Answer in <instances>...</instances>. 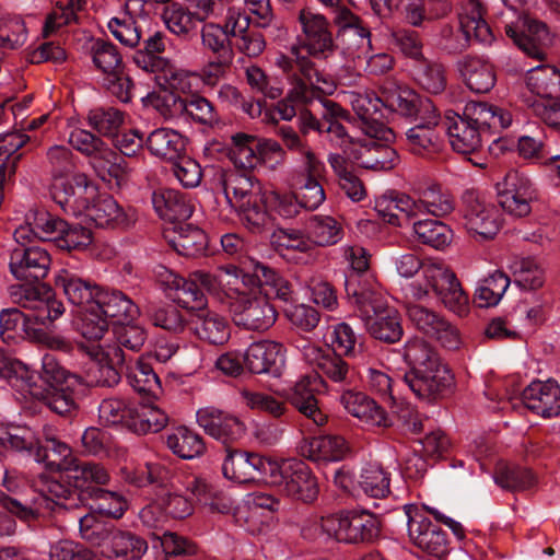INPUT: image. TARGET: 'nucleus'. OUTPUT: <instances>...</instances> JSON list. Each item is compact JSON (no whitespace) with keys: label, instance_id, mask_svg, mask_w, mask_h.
Wrapping results in <instances>:
<instances>
[{"label":"nucleus","instance_id":"obj_51","mask_svg":"<svg viewBox=\"0 0 560 560\" xmlns=\"http://www.w3.org/2000/svg\"><path fill=\"white\" fill-rule=\"evenodd\" d=\"M156 83L164 91L177 95L191 96L199 92V77L197 72L177 69L168 65L162 74H158Z\"/></svg>","mask_w":560,"mask_h":560},{"label":"nucleus","instance_id":"obj_36","mask_svg":"<svg viewBox=\"0 0 560 560\" xmlns=\"http://www.w3.org/2000/svg\"><path fill=\"white\" fill-rule=\"evenodd\" d=\"M375 209L386 222L396 226L410 225L418 217L416 199L406 194H395L376 201Z\"/></svg>","mask_w":560,"mask_h":560},{"label":"nucleus","instance_id":"obj_9","mask_svg":"<svg viewBox=\"0 0 560 560\" xmlns=\"http://www.w3.org/2000/svg\"><path fill=\"white\" fill-rule=\"evenodd\" d=\"M459 30L454 31L453 26L444 25L441 28V37L444 47L453 52H460L469 47L471 40L489 44L493 39L490 26L483 19L481 2L462 7L458 14Z\"/></svg>","mask_w":560,"mask_h":560},{"label":"nucleus","instance_id":"obj_3","mask_svg":"<svg viewBox=\"0 0 560 560\" xmlns=\"http://www.w3.org/2000/svg\"><path fill=\"white\" fill-rule=\"evenodd\" d=\"M447 136L454 151L470 154L481 145L485 132L499 133L513 121L512 113L500 105L487 102H468L463 115L447 117Z\"/></svg>","mask_w":560,"mask_h":560},{"label":"nucleus","instance_id":"obj_56","mask_svg":"<svg viewBox=\"0 0 560 560\" xmlns=\"http://www.w3.org/2000/svg\"><path fill=\"white\" fill-rule=\"evenodd\" d=\"M358 485L371 498H385L390 492V472L378 463H369L362 467Z\"/></svg>","mask_w":560,"mask_h":560},{"label":"nucleus","instance_id":"obj_30","mask_svg":"<svg viewBox=\"0 0 560 560\" xmlns=\"http://www.w3.org/2000/svg\"><path fill=\"white\" fill-rule=\"evenodd\" d=\"M298 451L301 456L312 462L329 463L343 459L349 446L340 435H322L303 440Z\"/></svg>","mask_w":560,"mask_h":560},{"label":"nucleus","instance_id":"obj_35","mask_svg":"<svg viewBox=\"0 0 560 560\" xmlns=\"http://www.w3.org/2000/svg\"><path fill=\"white\" fill-rule=\"evenodd\" d=\"M192 323L196 336L210 345L222 346L231 337V326L228 319L206 307L195 313Z\"/></svg>","mask_w":560,"mask_h":560},{"label":"nucleus","instance_id":"obj_31","mask_svg":"<svg viewBox=\"0 0 560 560\" xmlns=\"http://www.w3.org/2000/svg\"><path fill=\"white\" fill-rule=\"evenodd\" d=\"M186 485L196 503L207 513L229 514L232 512L234 501L231 497L205 478L194 475V477H188Z\"/></svg>","mask_w":560,"mask_h":560},{"label":"nucleus","instance_id":"obj_38","mask_svg":"<svg viewBox=\"0 0 560 560\" xmlns=\"http://www.w3.org/2000/svg\"><path fill=\"white\" fill-rule=\"evenodd\" d=\"M55 284L61 289L68 301L73 305L86 306L96 304L101 290L92 282L62 269L56 276Z\"/></svg>","mask_w":560,"mask_h":560},{"label":"nucleus","instance_id":"obj_32","mask_svg":"<svg viewBox=\"0 0 560 560\" xmlns=\"http://www.w3.org/2000/svg\"><path fill=\"white\" fill-rule=\"evenodd\" d=\"M152 205L155 212L164 220H188L194 212L189 195L172 188H160L152 194Z\"/></svg>","mask_w":560,"mask_h":560},{"label":"nucleus","instance_id":"obj_22","mask_svg":"<svg viewBox=\"0 0 560 560\" xmlns=\"http://www.w3.org/2000/svg\"><path fill=\"white\" fill-rule=\"evenodd\" d=\"M323 383L322 376L317 373L304 375L294 384L288 396L290 404L317 427L327 422V416L319 408L316 398Z\"/></svg>","mask_w":560,"mask_h":560},{"label":"nucleus","instance_id":"obj_39","mask_svg":"<svg viewBox=\"0 0 560 560\" xmlns=\"http://www.w3.org/2000/svg\"><path fill=\"white\" fill-rule=\"evenodd\" d=\"M282 362V346L273 341L252 343L244 353L245 366L255 374L269 373Z\"/></svg>","mask_w":560,"mask_h":560},{"label":"nucleus","instance_id":"obj_28","mask_svg":"<svg viewBox=\"0 0 560 560\" xmlns=\"http://www.w3.org/2000/svg\"><path fill=\"white\" fill-rule=\"evenodd\" d=\"M377 139L384 137H370L361 139L359 147L354 151L352 159L362 167L374 171H390L399 162L396 150Z\"/></svg>","mask_w":560,"mask_h":560},{"label":"nucleus","instance_id":"obj_54","mask_svg":"<svg viewBox=\"0 0 560 560\" xmlns=\"http://www.w3.org/2000/svg\"><path fill=\"white\" fill-rule=\"evenodd\" d=\"M90 54L93 65L104 75H116L120 73L121 69H125L119 49L108 40L94 39L90 47Z\"/></svg>","mask_w":560,"mask_h":560},{"label":"nucleus","instance_id":"obj_45","mask_svg":"<svg viewBox=\"0 0 560 560\" xmlns=\"http://www.w3.org/2000/svg\"><path fill=\"white\" fill-rule=\"evenodd\" d=\"M36 448L37 462H44L50 469L62 474H65L66 468L70 467L77 459L72 455L71 447L48 431L45 432V445H37Z\"/></svg>","mask_w":560,"mask_h":560},{"label":"nucleus","instance_id":"obj_26","mask_svg":"<svg viewBox=\"0 0 560 560\" xmlns=\"http://www.w3.org/2000/svg\"><path fill=\"white\" fill-rule=\"evenodd\" d=\"M280 71L285 75L290 84V89L285 97L278 101L273 106L271 118L272 120L277 121L275 118V115H277L279 119L290 121L293 117L296 116L295 105L308 103L314 95V91L319 90L315 86H312L308 80L296 69H291L290 71Z\"/></svg>","mask_w":560,"mask_h":560},{"label":"nucleus","instance_id":"obj_62","mask_svg":"<svg viewBox=\"0 0 560 560\" xmlns=\"http://www.w3.org/2000/svg\"><path fill=\"white\" fill-rule=\"evenodd\" d=\"M413 232L419 242L435 249H443L452 242V230L438 220H418L411 222Z\"/></svg>","mask_w":560,"mask_h":560},{"label":"nucleus","instance_id":"obj_53","mask_svg":"<svg viewBox=\"0 0 560 560\" xmlns=\"http://www.w3.org/2000/svg\"><path fill=\"white\" fill-rule=\"evenodd\" d=\"M167 447L178 457L192 459L206 451L203 439L187 427H178L167 435Z\"/></svg>","mask_w":560,"mask_h":560},{"label":"nucleus","instance_id":"obj_7","mask_svg":"<svg viewBox=\"0 0 560 560\" xmlns=\"http://www.w3.org/2000/svg\"><path fill=\"white\" fill-rule=\"evenodd\" d=\"M73 149L90 158V163L102 179H124L132 167L106 142L89 130L75 128L69 135Z\"/></svg>","mask_w":560,"mask_h":560},{"label":"nucleus","instance_id":"obj_49","mask_svg":"<svg viewBox=\"0 0 560 560\" xmlns=\"http://www.w3.org/2000/svg\"><path fill=\"white\" fill-rule=\"evenodd\" d=\"M462 74L467 86L476 93H487L495 84V71L491 63L477 57L464 60Z\"/></svg>","mask_w":560,"mask_h":560},{"label":"nucleus","instance_id":"obj_13","mask_svg":"<svg viewBox=\"0 0 560 560\" xmlns=\"http://www.w3.org/2000/svg\"><path fill=\"white\" fill-rule=\"evenodd\" d=\"M50 194L61 209L72 215H81L86 199L97 195L96 185L84 173L52 179Z\"/></svg>","mask_w":560,"mask_h":560},{"label":"nucleus","instance_id":"obj_4","mask_svg":"<svg viewBox=\"0 0 560 560\" xmlns=\"http://www.w3.org/2000/svg\"><path fill=\"white\" fill-rule=\"evenodd\" d=\"M302 534L307 539L325 535L346 544L372 542L380 535V522L369 511L345 510L310 522Z\"/></svg>","mask_w":560,"mask_h":560},{"label":"nucleus","instance_id":"obj_8","mask_svg":"<svg viewBox=\"0 0 560 560\" xmlns=\"http://www.w3.org/2000/svg\"><path fill=\"white\" fill-rule=\"evenodd\" d=\"M188 477H194V475L174 474L170 485H166L158 495L155 503L147 505L140 511V518L144 525L158 526L156 511H161L165 516L174 520H184L194 513V502L185 495V492H189L186 485Z\"/></svg>","mask_w":560,"mask_h":560},{"label":"nucleus","instance_id":"obj_40","mask_svg":"<svg viewBox=\"0 0 560 560\" xmlns=\"http://www.w3.org/2000/svg\"><path fill=\"white\" fill-rule=\"evenodd\" d=\"M135 415H137V402L127 398H106L98 406L100 422L107 427H122L132 431Z\"/></svg>","mask_w":560,"mask_h":560},{"label":"nucleus","instance_id":"obj_64","mask_svg":"<svg viewBox=\"0 0 560 560\" xmlns=\"http://www.w3.org/2000/svg\"><path fill=\"white\" fill-rule=\"evenodd\" d=\"M515 283L525 290H536L545 282L544 268L532 257H517L511 265Z\"/></svg>","mask_w":560,"mask_h":560},{"label":"nucleus","instance_id":"obj_12","mask_svg":"<svg viewBox=\"0 0 560 560\" xmlns=\"http://www.w3.org/2000/svg\"><path fill=\"white\" fill-rule=\"evenodd\" d=\"M495 187L498 203L508 214L523 218L530 213L537 192L529 177L510 171Z\"/></svg>","mask_w":560,"mask_h":560},{"label":"nucleus","instance_id":"obj_33","mask_svg":"<svg viewBox=\"0 0 560 560\" xmlns=\"http://www.w3.org/2000/svg\"><path fill=\"white\" fill-rule=\"evenodd\" d=\"M161 277L165 289L174 291L172 298L178 305L196 313L206 307L207 298L191 277L185 279L170 270H165Z\"/></svg>","mask_w":560,"mask_h":560},{"label":"nucleus","instance_id":"obj_2","mask_svg":"<svg viewBox=\"0 0 560 560\" xmlns=\"http://www.w3.org/2000/svg\"><path fill=\"white\" fill-rule=\"evenodd\" d=\"M10 299L14 304L28 311L5 308L0 312V334L3 339L14 338V332L21 327L28 337L30 328L36 325L47 326L59 318L65 306L55 298L54 292L45 287L16 284L9 289Z\"/></svg>","mask_w":560,"mask_h":560},{"label":"nucleus","instance_id":"obj_52","mask_svg":"<svg viewBox=\"0 0 560 560\" xmlns=\"http://www.w3.org/2000/svg\"><path fill=\"white\" fill-rule=\"evenodd\" d=\"M0 378L8 382L12 388L25 398L32 383L35 382L34 375L30 373L26 365L3 349H0Z\"/></svg>","mask_w":560,"mask_h":560},{"label":"nucleus","instance_id":"obj_60","mask_svg":"<svg viewBox=\"0 0 560 560\" xmlns=\"http://www.w3.org/2000/svg\"><path fill=\"white\" fill-rule=\"evenodd\" d=\"M445 272L448 277H445L446 279L443 281H439L435 294L441 299L446 308L463 315L468 310V295L463 290L456 275L446 266Z\"/></svg>","mask_w":560,"mask_h":560},{"label":"nucleus","instance_id":"obj_34","mask_svg":"<svg viewBox=\"0 0 560 560\" xmlns=\"http://www.w3.org/2000/svg\"><path fill=\"white\" fill-rule=\"evenodd\" d=\"M67 481L81 491H91L93 494L96 486H105L109 482L110 476L105 466L95 462H82L75 459L66 468L63 474Z\"/></svg>","mask_w":560,"mask_h":560},{"label":"nucleus","instance_id":"obj_17","mask_svg":"<svg viewBox=\"0 0 560 560\" xmlns=\"http://www.w3.org/2000/svg\"><path fill=\"white\" fill-rule=\"evenodd\" d=\"M402 382L420 399L432 400L450 389L453 375L441 361L405 374Z\"/></svg>","mask_w":560,"mask_h":560},{"label":"nucleus","instance_id":"obj_15","mask_svg":"<svg viewBox=\"0 0 560 560\" xmlns=\"http://www.w3.org/2000/svg\"><path fill=\"white\" fill-rule=\"evenodd\" d=\"M408 514V535L411 542L420 549L429 560H442L448 553V540L444 530L433 524L425 515L415 512Z\"/></svg>","mask_w":560,"mask_h":560},{"label":"nucleus","instance_id":"obj_27","mask_svg":"<svg viewBox=\"0 0 560 560\" xmlns=\"http://www.w3.org/2000/svg\"><path fill=\"white\" fill-rule=\"evenodd\" d=\"M345 287L347 295L353 299L364 323L390 308L387 305L386 295L376 285L360 287L358 279L351 276L346 278Z\"/></svg>","mask_w":560,"mask_h":560},{"label":"nucleus","instance_id":"obj_57","mask_svg":"<svg viewBox=\"0 0 560 560\" xmlns=\"http://www.w3.org/2000/svg\"><path fill=\"white\" fill-rule=\"evenodd\" d=\"M77 329L80 335L86 340L81 345L84 347L90 345L105 343L106 335H108V322L100 310H95V305L86 307L80 315L77 324Z\"/></svg>","mask_w":560,"mask_h":560},{"label":"nucleus","instance_id":"obj_63","mask_svg":"<svg viewBox=\"0 0 560 560\" xmlns=\"http://www.w3.org/2000/svg\"><path fill=\"white\" fill-rule=\"evenodd\" d=\"M308 234L318 246H330L343 237V229L339 221L329 215H313L308 221Z\"/></svg>","mask_w":560,"mask_h":560},{"label":"nucleus","instance_id":"obj_14","mask_svg":"<svg viewBox=\"0 0 560 560\" xmlns=\"http://www.w3.org/2000/svg\"><path fill=\"white\" fill-rule=\"evenodd\" d=\"M279 475L281 480H278L279 482L275 483V487L280 492L305 503L317 499L318 481L305 463L296 459L282 460Z\"/></svg>","mask_w":560,"mask_h":560},{"label":"nucleus","instance_id":"obj_10","mask_svg":"<svg viewBox=\"0 0 560 560\" xmlns=\"http://www.w3.org/2000/svg\"><path fill=\"white\" fill-rule=\"evenodd\" d=\"M463 217L467 232L476 241H490L501 228V215L497 207L478 192L466 190L463 195Z\"/></svg>","mask_w":560,"mask_h":560},{"label":"nucleus","instance_id":"obj_41","mask_svg":"<svg viewBox=\"0 0 560 560\" xmlns=\"http://www.w3.org/2000/svg\"><path fill=\"white\" fill-rule=\"evenodd\" d=\"M67 230V222L60 218L40 210L34 213V218L25 225H21L15 230L14 236L18 242H22L28 237L30 231L42 240L56 241L58 243L61 233Z\"/></svg>","mask_w":560,"mask_h":560},{"label":"nucleus","instance_id":"obj_24","mask_svg":"<svg viewBox=\"0 0 560 560\" xmlns=\"http://www.w3.org/2000/svg\"><path fill=\"white\" fill-rule=\"evenodd\" d=\"M98 550L110 560H140L148 551V542L136 533L110 526Z\"/></svg>","mask_w":560,"mask_h":560},{"label":"nucleus","instance_id":"obj_48","mask_svg":"<svg viewBox=\"0 0 560 560\" xmlns=\"http://www.w3.org/2000/svg\"><path fill=\"white\" fill-rule=\"evenodd\" d=\"M27 396L43 401L50 410L60 416L69 415L77 408V402L72 392L65 389L61 386L44 387V385L38 384L36 380L32 383V387L27 392Z\"/></svg>","mask_w":560,"mask_h":560},{"label":"nucleus","instance_id":"obj_6","mask_svg":"<svg viewBox=\"0 0 560 560\" xmlns=\"http://www.w3.org/2000/svg\"><path fill=\"white\" fill-rule=\"evenodd\" d=\"M226 273L234 278L229 281L226 290L228 307L233 323L252 331H266L277 319V311L261 290L244 291L238 287V270L226 268Z\"/></svg>","mask_w":560,"mask_h":560},{"label":"nucleus","instance_id":"obj_25","mask_svg":"<svg viewBox=\"0 0 560 560\" xmlns=\"http://www.w3.org/2000/svg\"><path fill=\"white\" fill-rule=\"evenodd\" d=\"M527 409L542 418L560 415V385L553 381H533L522 393Z\"/></svg>","mask_w":560,"mask_h":560},{"label":"nucleus","instance_id":"obj_42","mask_svg":"<svg viewBox=\"0 0 560 560\" xmlns=\"http://www.w3.org/2000/svg\"><path fill=\"white\" fill-rule=\"evenodd\" d=\"M526 86L534 98H560V70L541 66L528 71Z\"/></svg>","mask_w":560,"mask_h":560},{"label":"nucleus","instance_id":"obj_1","mask_svg":"<svg viewBox=\"0 0 560 560\" xmlns=\"http://www.w3.org/2000/svg\"><path fill=\"white\" fill-rule=\"evenodd\" d=\"M298 21L301 26V36L289 47L288 54L276 55L273 65L279 70H299L312 86L324 94H331L336 90L332 78L320 72L312 60V58L326 59L334 54L336 45L330 23L324 14L311 8L301 9Z\"/></svg>","mask_w":560,"mask_h":560},{"label":"nucleus","instance_id":"obj_23","mask_svg":"<svg viewBox=\"0 0 560 560\" xmlns=\"http://www.w3.org/2000/svg\"><path fill=\"white\" fill-rule=\"evenodd\" d=\"M505 34L528 57L537 60L546 58L550 36L545 23L534 19H524L522 27L505 25Z\"/></svg>","mask_w":560,"mask_h":560},{"label":"nucleus","instance_id":"obj_18","mask_svg":"<svg viewBox=\"0 0 560 560\" xmlns=\"http://www.w3.org/2000/svg\"><path fill=\"white\" fill-rule=\"evenodd\" d=\"M82 214L96 226L125 230L136 221L135 211L121 208L109 195L86 199Z\"/></svg>","mask_w":560,"mask_h":560},{"label":"nucleus","instance_id":"obj_16","mask_svg":"<svg viewBox=\"0 0 560 560\" xmlns=\"http://www.w3.org/2000/svg\"><path fill=\"white\" fill-rule=\"evenodd\" d=\"M407 315L418 330L435 338L443 347L457 349L460 346L458 329L433 310L419 304H409Z\"/></svg>","mask_w":560,"mask_h":560},{"label":"nucleus","instance_id":"obj_5","mask_svg":"<svg viewBox=\"0 0 560 560\" xmlns=\"http://www.w3.org/2000/svg\"><path fill=\"white\" fill-rule=\"evenodd\" d=\"M38 493L25 500H20L0 492V506L22 522L30 523L46 512L57 508L74 509L79 506L80 494L77 490L65 487L57 480L42 476L36 483Z\"/></svg>","mask_w":560,"mask_h":560},{"label":"nucleus","instance_id":"obj_58","mask_svg":"<svg viewBox=\"0 0 560 560\" xmlns=\"http://www.w3.org/2000/svg\"><path fill=\"white\" fill-rule=\"evenodd\" d=\"M258 137L244 132L231 137L229 156L236 167L252 170L258 166Z\"/></svg>","mask_w":560,"mask_h":560},{"label":"nucleus","instance_id":"obj_55","mask_svg":"<svg viewBox=\"0 0 560 560\" xmlns=\"http://www.w3.org/2000/svg\"><path fill=\"white\" fill-rule=\"evenodd\" d=\"M445 277H448L445 272V265L441 262H427L422 267L421 277L406 285V298L415 301L424 300L430 291L436 292L439 281L445 280Z\"/></svg>","mask_w":560,"mask_h":560},{"label":"nucleus","instance_id":"obj_61","mask_svg":"<svg viewBox=\"0 0 560 560\" xmlns=\"http://www.w3.org/2000/svg\"><path fill=\"white\" fill-rule=\"evenodd\" d=\"M184 102L186 108L183 113V120L210 128L219 124L220 116L214 105L199 92L191 96H185Z\"/></svg>","mask_w":560,"mask_h":560},{"label":"nucleus","instance_id":"obj_46","mask_svg":"<svg viewBox=\"0 0 560 560\" xmlns=\"http://www.w3.org/2000/svg\"><path fill=\"white\" fill-rule=\"evenodd\" d=\"M147 147L153 155L172 163L185 152L184 138L177 131L167 128L152 131L148 137Z\"/></svg>","mask_w":560,"mask_h":560},{"label":"nucleus","instance_id":"obj_59","mask_svg":"<svg viewBox=\"0 0 560 560\" xmlns=\"http://www.w3.org/2000/svg\"><path fill=\"white\" fill-rule=\"evenodd\" d=\"M364 325L373 338L387 343L399 341L404 335L400 316L394 308L385 311Z\"/></svg>","mask_w":560,"mask_h":560},{"label":"nucleus","instance_id":"obj_37","mask_svg":"<svg viewBox=\"0 0 560 560\" xmlns=\"http://www.w3.org/2000/svg\"><path fill=\"white\" fill-rule=\"evenodd\" d=\"M94 305L106 319L119 324L132 322L139 315L137 304L121 291H101Z\"/></svg>","mask_w":560,"mask_h":560},{"label":"nucleus","instance_id":"obj_19","mask_svg":"<svg viewBox=\"0 0 560 560\" xmlns=\"http://www.w3.org/2000/svg\"><path fill=\"white\" fill-rule=\"evenodd\" d=\"M348 101L362 121V130L365 136L384 137L386 140L393 136L392 130L385 127L381 121V108L384 106L383 95L378 96L375 92L351 91L347 94Z\"/></svg>","mask_w":560,"mask_h":560},{"label":"nucleus","instance_id":"obj_29","mask_svg":"<svg viewBox=\"0 0 560 560\" xmlns=\"http://www.w3.org/2000/svg\"><path fill=\"white\" fill-rule=\"evenodd\" d=\"M340 402L348 413L369 427L387 428L392 425L387 412L364 393L345 392L340 396Z\"/></svg>","mask_w":560,"mask_h":560},{"label":"nucleus","instance_id":"obj_47","mask_svg":"<svg viewBox=\"0 0 560 560\" xmlns=\"http://www.w3.org/2000/svg\"><path fill=\"white\" fill-rule=\"evenodd\" d=\"M384 107L402 116L410 117L417 112L419 95L406 85L386 80L381 89Z\"/></svg>","mask_w":560,"mask_h":560},{"label":"nucleus","instance_id":"obj_43","mask_svg":"<svg viewBox=\"0 0 560 560\" xmlns=\"http://www.w3.org/2000/svg\"><path fill=\"white\" fill-rule=\"evenodd\" d=\"M415 199L418 215L427 212L435 217H442L451 213L455 207L453 196L439 184H429L419 188Z\"/></svg>","mask_w":560,"mask_h":560},{"label":"nucleus","instance_id":"obj_20","mask_svg":"<svg viewBox=\"0 0 560 560\" xmlns=\"http://www.w3.org/2000/svg\"><path fill=\"white\" fill-rule=\"evenodd\" d=\"M197 423L211 438L229 445L245 434V424L234 415L212 406L197 410Z\"/></svg>","mask_w":560,"mask_h":560},{"label":"nucleus","instance_id":"obj_44","mask_svg":"<svg viewBox=\"0 0 560 560\" xmlns=\"http://www.w3.org/2000/svg\"><path fill=\"white\" fill-rule=\"evenodd\" d=\"M222 186L228 201L235 206L244 201L260 199L262 195L259 182L246 173H229L225 175Z\"/></svg>","mask_w":560,"mask_h":560},{"label":"nucleus","instance_id":"obj_50","mask_svg":"<svg viewBox=\"0 0 560 560\" xmlns=\"http://www.w3.org/2000/svg\"><path fill=\"white\" fill-rule=\"evenodd\" d=\"M406 144L413 154L432 156L442 149L441 132L438 128L416 124L406 131Z\"/></svg>","mask_w":560,"mask_h":560},{"label":"nucleus","instance_id":"obj_21","mask_svg":"<svg viewBox=\"0 0 560 560\" xmlns=\"http://www.w3.org/2000/svg\"><path fill=\"white\" fill-rule=\"evenodd\" d=\"M49 253L39 246H19L11 252L10 271L18 280L33 281L44 279L50 269Z\"/></svg>","mask_w":560,"mask_h":560},{"label":"nucleus","instance_id":"obj_11","mask_svg":"<svg viewBox=\"0 0 560 560\" xmlns=\"http://www.w3.org/2000/svg\"><path fill=\"white\" fill-rule=\"evenodd\" d=\"M85 353L94 361L88 370L91 385L113 387L120 382V370L130 358L119 346L97 343L84 347Z\"/></svg>","mask_w":560,"mask_h":560}]
</instances>
